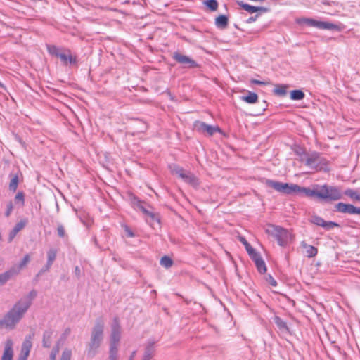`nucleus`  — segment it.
<instances>
[{"label":"nucleus","mask_w":360,"mask_h":360,"mask_svg":"<svg viewBox=\"0 0 360 360\" xmlns=\"http://www.w3.org/2000/svg\"><path fill=\"white\" fill-rule=\"evenodd\" d=\"M310 221L317 226H321L326 230H330L334 227H338L339 224L333 221H326L321 217L314 215L310 218Z\"/></svg>","instance_id":"f8f14e48"},{"label":"nucleus","mask_w":360,"mask_h":360,"mask_svg":"<svg viewBox=\"0 0 360 360\" xmlns=\"http://www.w3.org/2000/svg\"><path fill=\"white\" fill-rule=\"evenodd\" d=\"M48 51L50 54L55 56L58 58H60V55H61L63 53V52H61L59 50V49L58 47H56V46H48Z\"/></svg>","instance_id":"f704fd0d"},{"label":"nucleus","mask_w":360,"mask_h":360,"mask_svg":"<svg viewBox=\"0 0 360 360\" xmlns=\"http://www.w3.org/2000/svg\"><path fill=\"white\" fill-rule=\"evenodd\" d=\"M257 17H258V15H255V16H254V17H250V18L247 20V22H248V23H251V22H252L255 21V20H256V19L257 18Z\"/></svg>","instance_id":"09e8293b"},{"label":"nucleus","mask_w":360,"mask_h":360,"mask_svg":"<svg viewBox=\"0 0 360 360\" xmlns=\"http://www.w3.org/2000/svg\"><path fill=\"white\" fill-rule=\"evenodd\" d=\"M160 264L162 266L168 269L172 266L173 262L170 257L167 256H164L160 259Z\"/></svg>","instance_id":"473e14b6"},{"label":"nucleus","mask_w":360,"mask_h":360,"mask_svg":"<svg viewBox=\"0 0 360 360\" xmlns=\"http://www.w3.org/2000/svg\"><path fill=\"white\" fill-rule=\"evenodd\" d=\"M228 18L226 15H221L215 19V25L218 28L224 29L228 25Z\"/></svg>","instance_id":"bb28decb"},{"label":"nucleus","mask_w":360,"mask_h":360,"mask_svg":"<svg viewBox=\"0 0 360 360\" xmlns=\"http://www.w3.org/2000/svg\"><path fill=\"white\" fill-rule=\"evenodd\" d=\"M345 194L349 196L352 200L360 201V193L352 189L346 190Z\"/></svg>","instance_id":"7c9ffc66"},{"label":"nucleus","mask_w":360,"mask_h":360,"mask_svg":"<svg viewBox=\"0 0 360 360\" xmlns=\"http://www.w3.org/2000/svg\"><path fill=\"white\" fill-rule=\"evenodd\" d=\"M295 193L318 198V184H314L311 188L301 187L299 186V189L296 190Z\"/></svg>","instance_id":"dca6fc26"},{"label":"nucleus","mask_w":360,"mask_h":360,"mask_svg":"<svg viewBox=\"0 0 360 360\" xmlns=\"http://www.w3.org/2000/svg\"><path fill=\"white\" fill-rule=\"evenodd\" d=\"M53 331L51 330L44 332L43 335V346L44 347H50L51 345V338Z\"/></svg>","instance_id":"cd10ccee"},{"label":"nucleus","mask_w":360,"mask_h":360,"mask_svg":"<svg viewBox=\"0 0 360 360\" xmlns=\"http://www.w3.org/2000/svg\"><path fill=\"white\" fill-rule=\"evenodd\" d=\"M15 200L18 201H24V194L22 192H19L15 195Z\"/></svg>","instance_id":"79ce46f5"},{"label":"nucleus","mask_w":360,"mask_h":360,"mask_svg":"<svg viewBox=\"0 0 360 360\" xmlns=\"http://www.w3.org/2000/svg\"><path fill=\"white\" fill-rule=\"evenodd\" d=\"M36 296L37 292L32 290L27 295L20 298L6 314L4 319L0 322L1 324L7 328H14L30 307Z\"/></svg>","instance_id":"f257e3e1"},{"label":"nucleus","mask_w":360,"mask_h":360,"mask_svg":"<svg viewBox=\"0 0 360 360\" xmlns=\"http://www.w3.org/2000/svg\"><path fill=\"white\" fill-rule=\"evenodd\" d=\"M304 98V94L301 90H293L290 92V98L295 101L302 100Z\"/></svg>","instance_id":"c756f323"},{"label":"nucleus","mask_w":360,"mask_h":360,"mask_svg":"<svg viewBox=\"0 0 360 360\" xmlns=\"http://www.w3.org/2000/svg\"><path fill=\"white\" fill-rule=\"evenodd\" d=\"M58 352V347H56L53 348L51 354H50V360H56V354Z\"/></svg>","instance_id":"a19ab883"},{"label":"nucleus","mask_w":360,"mask_h":360,"mask_svg":"<svg viewBox=\"0 0 360 360\" xmlns=\"http://www.w3.org/2000/svg\"><path fill=\"white\" fill-rule=\"evenodd\" d=\"M335 210L342 213L360 214V207H354L352 204H336Z\"/></svg>","instance_id":"2eb2a0df"},{"label":"nucleus","mask_w":360,"mask_h":360,"mask_svg":"<svg viewBox=\"0 0 360 360\" xmlns=\"http://www.w3.org/2000/svg\"><path fill=\"white\" fill-rule=\"evenodd\" d=\"M267 184L276 191L285 193L292 194L299 189V186L293 184L282 183L275 181H268Z\"/></svg>","instance_id":"6e6552de"},{"label":"nucleus","mask_w":360,"mask_h":360,"mask_svg":"<svg viewBox=\"0 0 360 360\" xmlns=\"http://www.w3.org/2000/svg\"><path fill=\"white\" fill-rule=\"evenodd\" d=\"M124 230H125V231H126V233H127V236H128L129 237L132 238V237H134V233L132 232V231H131L129 227L125 226Z\"/></svg>","instance_id":"37998d69"},{"label":"nucleus","mask_w":360,"mask_h":360,"mask_svg":"<svg viewBox=\"0 0 360 360\" xmlns=\"http://www.w3.org/2000/svg\"><path fill=\"white\" fill-rule=\"evenodd\" d=\"M269 282L272 286H276L277 285L276 281L274 280V278L269 276Z\"/></svg>","instance_id":"a18cd8bd"},{"label":"nucleus","mask_w":360,"mask_h":360,"mask_svg":"<svg viewBox=\"0 0 360 360\" xmlns=\"http://www.w3.org/2000/svg\"><path fill=\"white\" fill-rule=\"evenodd\" d=\"M32 347V342L31 340V337H27L22 345L18 360H27L29 356Z\"/></svg>","instance_id":"ddd939ff"},{"label":"nucleus","mask_w":360,"mask_h":360,"mask_svg":"<svg viewBox=\"0 0 360 360\" xmlns=\"http://www.w3.org/2000/svg\"><path fill=\"white\" fill-rule=\"evenodd\" d=\"M252 82L253 84H265L264 82H262V81H259V80H257V79H253L252 81Z\"/></svg>","instance_id":"8fccbe9b"},{"label":"nucleus","mask_w":360,"mask_h":360,"mask_svg":"<svg viewBox=\"0 0 360 360\" xmlns=\"http://www.w3.org/2000/svg\"><path fill=\"white\" fill-rule=\"evenodd\" d=\"M27 223H28L27 219H21L20 221H18L15 225L13 229L10 231V233L8 234V242H11L14 239V238L16 236L18 233L20 232L21 230H22L26 226Z\"/></svg>","instance_id":"f3484780"},{"label":"nucleus","mask_w":360,"mask_h":360,"mask_svg":"<svg viewBox=\"0 0 360 360\" xmlns=\"http://www.w3.org/2000/svg\"><path fill=\"white\" fill-rule=\"evenodd\" d=\"M204 4L212 11L217 10L218 2L217 0H205Z\"/></svg>","instance_id":"2f4dec72"},{"label":"nucleus","mask_w":360,"mask_h":360,"mask_svg":"<svg viewBox=\"0 0 360 360\" xmlns=\"http://www.w3.org/2000/svg\"><path fill=\"white\" fill-rule=\"evenodd\" d=\"M14 271L15 270L11 268L9 270L0 274V286L4 285L13 276L16 275Z\"/></svg>","instance_id":"b1692460"},{"label":"nucleus","mask_w":360,"mask_h":360,"mask_svg":"<svg viewBox=\"0 0 360 360\" xmlns=\"http://www.w3.org/2000/svg\"><path fill=\"white\" fill-rule=\"evenodd\" d=\"M58 234L60 237L63 238L65 236V231L64 227L62 225H59L57 228Z\"/></svg>","instance_id":"ea45409f"},{"label":"nucleus","mask_w":360,"mask_h":360,"mask_svg":"<svg viewBox=\"0 0 360 360\" xmlns=\"http://www.w3.org/2000/svg\"><path fill=\"white\" fill-rule=\"evenodd\" d=\"M135 355H136V351H134V352L131 353V354L130 358H129V360H134V358Z\"/></svg>","instance_id":"3c124183"},{"label":"nucleus","mask_w":360,"mask_h":360,"mask_svg":"<svg viewBox=\"0 0 360 360\" xmlns=\"http://www.w3.org/2000/svg\"><path fill=\"white\" fill-rule=\"evenodd\" d=\"M306 253L307 257H312L317 254V249L311 245H306Z\"/></svg>","instance_id":"c9c22d12"},{"label":"nucleus","mask_w":360,"mask_h":360,"mask_svg":"<svg viewBox=\"0 0 360 360\" xmlns=\"http://www.w3.org/2000/svg\"><path fill=\"white\" fill-rule=\"evenodd\" d=\"M137 209L141 210L146 215V220L151 226L154 227L155 224H159L160 219L156 213L146 209L141 204H137Z\"/></svg>","instance_id":"9b49d317"},{"label":"nucleus","mask_w":360,"mask_h":360,"mask_svg":"<svg viewBox=\"0 0 360 360\" xmlns=\"http://www.w3.org/2000/svg\"><path fill=\"white\" fill-rule=\"evenodd\" d=\"M240 99L248 103L252 104L257 103L258 100V96L254 92L248 91V95L241 96Z\"/></svg>","instance_id":"a878e982"},{"label":"nucleus","mask_w":360,"mask_h":360,"mask_svg":"<svg viewBox=\"0 0 360 360\" xmlns=\"http://www.w3.org/2000/svg\"><path fill=\"white\" fill-rule=\"evenodd\" d=\"M252 260L255 262V264L260 273L264 274L266 272V264L259 255H257V257L253 258Z\"/></svg>","instance_id":"393cba45"},{"label":"nucleus","mask_w":360,"mask_h":360,"mask_svg":"<svg viewBox=\"0 0 360 360\" xmlns=\"http://www.w3.org/2000/svg\"><path fill=\"white\" fill-rule=\"evenodd\" d=\"M18 185V176L15 175L11 179L9 184V189L12 191H15Z\"/></svg>","instance_id":"72a5a7b5"},{"label":"nucleus","mask_w":360,"mask_h":360,"mask_svg":"<svg viewBox=\"0 0 360 360\" xmlns=\"http://www.w3.org/2000/svg\"><path fill=\"white\" fill-rule=\"evenodd\" d=\"M195 128L202 132H206L210 136L213 135L215 132L219 131L220 129L218 127H213L203 122L196 121L195 122Z\"/></svg>","instance_id":"4468645a"},{"label":"nucleus","mask_w":360,"mask_h":360,"mask_svg":"<svg viewBox=\"0 0 360 360\" xmlns=\"http://www.w3.org/2000/svg\"><path fill=\"white\" fill-rule=\"evenodd\" d=\"M245 249L252 259L257 257V255H259V254L255 251V250L250 244H248L245 247Z\"/></svg>","instance_id":"e433bc0d"},{"label":"nucleus","mask_w":360,"mask_h":360,"mask_svg":"<svg viewBox=\"0 0 360 360\" xmlns=\"http://www.w3.org/2000/svg\"><path fill=\"white\" fill-rule=\"evenodd\" d=\"M105 321L102 318L96 320L91 333L90 340L86 347V354L89 358L94 357L98 352L104 338Z\"/></svg>","instance_id":"f03ea898"},{"label":"nucleus","mask_w":360,"mask_h":360,"mask_svg":"<svg viewBox=\"0 0 360 360\" xmlns=\"http://www.w3.org/2000/svg\"><path fill=\"white\" fill-rule=\"evenodd\" d=\"M13 341L11 340H7L5 343L4 351L1 356V360H13Z\"/></svg>","instance_id":"6ab92c4d"},{"label":"nucleus","mask_w":360,"mask_h":360,"mask_svg":"<svg viewBox=\"0 0 360 360\" xmlns=\"http://www.w3.org/2000/svg\"><path fill=\"white\" fill-rule=\"evenodd\" d=\"M12 210H13V206H12V205H11V204H10V205L7 207V210H6V212H5V215H6V217H8V216L11 214V212H12Z\"/></svg>","instance_id":"c03bdc74"},{"label":"nucleus","mask_w":360,"mask_h":360,"mask_svg":"<svg viewBox=\"0 0 360 360\" xmlns=\"http://www.w3.org/2000/svg\"><path fill=\"white\" fill-rule=\"evenodd\" d=\"M275 323L280 329H286V323L279 317L276 316L274 319Z\"/></svg>","instance_id":"4c0bfd02"},{"label":"nucleus","mask_w":360,"mask_h":360,"mask_svg":"<svg viewBox=\"0 0 360 360\" xmlns=\"http://www.w3.org/2000/svg\"><path fill=\"white\" fill-rule=\"evenodd\" d=\"M155 342H149L145 349L142 360H151L155 354Z\"/></svg>","instance_id":"aec40b11"},{"label":"nucleus","mask_w":360,"mask_h":360,"mask_svg":"<svg viewBox=\"0 0 360 360\" xmlns=\"http://www.w3.org/2000/svg\"><path fill=\"white\" fill-rule=\"evenodd\" d=\"M59 58L65 65H67L68 63L75 64L77 63L76 57L73 56L69 50H68L66 53L63 52V53L60 55Z\"/></svg>","instance_id":"412c9836"},{"label":"nucleus","mask_w":360,"mask_h":360,"mask_svg":"<svg viewBox=\"0 0 360 360\" xmlns=\"http://www.w3.org/2000/svg\"><path fill=\"white\" fill-rule=\"evenodd\" d=\"M72 351L70 348H64L59 356L58 360H72Z\"/></svg>","instance_id":"c85d7f7f"},{"label":"nucleus","mask_w":360,"mask_h":360,"mask_svg":"<svg viewBox=\"0 0 360 360\" xmlns=\"http://www.w3.org/2000/svg\"><path fill=\"white\" fill-rule=\"evenodd\" d=\"M172 173L193 188H197L200 185L199 179L193 173L184 169L182 167L174 166L172 168Z\"/></svg>","instance_id":"0eeeda50"},{"label":"nucleus","mask_w":360,"mask_h":360,"mask_svg":"<svg viewBox=\"0 0 360 360\" xmlns=\"http://www.w3.org/2000/svg\"><path fill=\"white\" fill-rule=\"evenodd\" d=\"M342 195L340 188L328 184H318V199L335 201Z\"/></svg>","instance_id":"423d86ee"},{"label":"nucleus","mask_w":360,"mask_h":360,"mask_svg":"<svg viewBox=\"0 0 360 360\" xmlns=\"http://www.w3.org/2000/svg\"><path fill=\"white\" fill-rule=\"evenodd\" d=\"M300 161L307 166L316 171H329L328 161L316 152L302 153L300 155Z\"/></svg>","instance_id":"20e7f679"},{"label":"nucleus","mask_w":360,"mask_h":360,"mask_svg":"<svg viewBox=\"0 0 360 360\" xmlns=\"http://www.w3.org/2000/svg\"><path fill=\"white\" fill-rule=\"evenodd\" d=\"M265 231L267 234L274 237L281 246L286 245L292 240L291 233L278 226L268 224L265 228Z\"/></svg>","instance_id":"39448f33"},{"label":"nucleus","mask_w":360,"mask_h":360,"mask_svg":"<svg viewBox=\"0 0 360 360\" xmlns=\"http://www.w3.org/2000/svg\"><path fill=\"white\" fill-rule=\"evenodd\" d=\"M238 4L246 11H248L250 13H253L257 11H262L263 13H265L267 11V8L264 7H256L251 5H249L248 4L240 2Z\"/></svg>","instance_id":"4be33fe9"},{"label":"nucleus","mask_w":360,"mask_h":360,"mask_svg":"<svg viewBox=\"0 0 360 360\" xmlns=\"http://www.w3.org/2000/svg\"><path fill=\"white\" fill-rule=\"evenodd\" d=\"M121 327L117 317L110 324V349L108 360H119L118 347L121 338Z\"/></svg>","instance_id":"7ed1b4c3"},{"label":"nucleus","mask_w":360,"mask_h":360,"mask_svg":"<svg viewBox=\"0 0 360 360\" xmlns=\"http://www.w3.org/2000/svg\"><path fill=\"white\" fill-rule=\"evenodd\" d=\"M239 240L245 245V247H246L249 244L248 241L245 240V238L243 236L239 237Z\"/></svg>","instance_id":"49530a36"},{"label":"nucleus","mask_w":360,"mask_h":360,"mask_svg":"<svg viewBox=\"0 0 360 360\" xmlns=\"http://www.w3.org/2000/svg\"><path fill=\"white\" fill-rule=\"evenodd\" d=\"M75 275L77 278H79L81 275V270L79 269V267L78 266H76L75 269Z\"/></svg>","instance_id":"de8ad7c7"},{"label":"nucleus","mask_w":360,"mask_h":360,"mask_svg":"<svg viewBox=\"0 0 360 360\" xmlns=\"http://www.w3.org/2000/svg\"><path fill=\"white\" fill-rule=\"evenodd\" d=\"M173 58L179 63L182 64L185 68H192L198 67L197 63L188 56L181 54L179 52H174Z\"/></svg>","instance_id":"9d476101"},{"label":"nucleus","mask_w":360,"mask_h":360,"mask_svg":"<svg viewBox=\"0 0 360 360\" xmlns=\"http://www.w3.org/2000/svg\"><path fill=\"white\" fill-rule=\"evenodd\" d=\"M299 23H305L306 25L315 27L320 30H340L338 25L329 22L319 21L312 18H302L298 20Z\"/></svg>","instance_id":"1a4fd4ad"},{"label":"nucleus","mask_w":360,"mask_h":360,"mask_svg":"<svg viewBox=\"0 0 360 360\" xmlns=\"http://www.w3.org/2000/svg\"><path fill=\"white\" fill-rule=\"evenodd\" d=\"M58 253V250L54 248H51L47 251V262L46 266L41 270V272L48 271H49L51 266H52L53 262L56 258V255Z\"/></svg>","instance_id":"a211bd4d"},{"label":"nucleus","mask_w":360,"mask_h":360,"mask_svg":"<svg viewBox=\"0 0 360 360\" xmlns=\"http://www.w3.org/2000/svg\"><path fill=\"white\" fill-rule=\"evenodd\" d=\"M30 261V256L28 254L25 255L22 261L18 264L14 265L11 267L12 269L15 270L14 274L16 275L18 274L20 271L27 266Z\"/></svg>","instance_id":"5701e85b"},{"label":"nucleus","mask_w":360,"mask_h":360,"mask_svg":"<svg viewBox=\"0 0 360 360\" xmlns=\"http://www.w3.org/2000/svg\"><path fill=\"white\" fill-rule=\"evenodd\" d=\"M275 93L280 96H284L286 94V90L284 86H279L274 90Z\"/></svg>","instance_id":"58836bf2"}]
</instances>
